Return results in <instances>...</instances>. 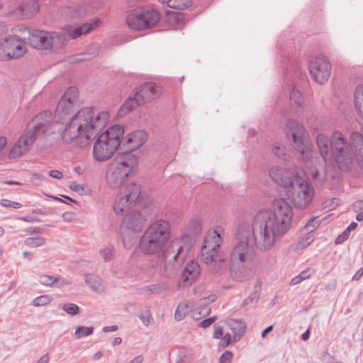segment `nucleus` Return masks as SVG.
Returning <instances> with one entry per match:
<instances>
[{
    "label": "nucleus",
    "mask_w": 363,
    "mask_h": 363,
    "mask_svg": "<svg viewBox=\"0 0 363 363\" xmlns=\"http://www.w3.org/2000/svg\"><path fill=\"white\" fill-rule=\"evenodd\" d=\"M45 242V240L43 238H28L25 241L26 245L33 247L43 245Z\"/></svg>",
    "instance_id": "obj_34"
},
{
    "label": "nucleus",
    "mask_w": 363,
    "mask_h": 363,
    "mask_svg": "<svg viewBox=\"0 0 363 363\" xmlns=\"http://www.w3.org/2000/svg\"><path fill=\"white\" fill-rule=\"evenodd\" d=\"M124 128L122 125H115V152L118 155L115 157V175L118 174L121 180L118 193V203L115 206V213L123 212V210L135 203L140 194V185L132 182L127 184L125 179L132 172L138 164V159L131 154L143 145L147 139V133L142 130L133 131L124 137Z\"/></svg>",
    "instance_id": "obj_3"
},
{
    "label": "nucleus",
    "mask_w": 363,
    "mask_h": 363,
    "mask_svg": "<svg viewBox=\"0 0 363 363\" xmlns=\"http://www.w3.org/2000/svg\"><path fill=\"white\" fill-rule=\"evenodd\" d=\"M270 178L277 184L284 187L286 190L291 186L294 178H297L298 173H294L279 166H274L269 171Z\"/></svg>",
    "instance_id": "obj_18"
},
{
    "label": "nucleus",
    "mask_w": 363,
    "mask_h": 363,
    "mask_svg": "<svg viewBox=\"0 0 363 363\" xmlns=\"http://www.w3.org/2000/svg\"><path fill=\"white\" fill-rule=\"evenodd\" d=\"M273 330V326L272 325H269L268 326L267 328H265L262 333V336L264 337L267 333H269V332H271L272 330Z\"/></svg>",
    "instance_id": "obj_60"
},
{
    "label": "nucleus",
    "mask_w": 363,
    "mask_h": 363,
    "mask_svg": "<svg viewBox=\"0 0 363 363\" xmlns=\"http://www.w3.org/2000/svg\"><path fill=\"white\" fill-rule=\"evenodd\" d=\"M45 177L38 174H33L30 177V182L35 185H40Z\"/></svg>",
    "instance_id": "obj_43"
},
{
    "label": "nucleus",
    "mask_w": 363,
    "mask_h": 363,
    "mask_svg": "<svg viewBox=\"0 0 363 363\" xmlns=\"http://www.w3.org/2000/svg\"><path fill=\"white\" fill-rule=\"evenodd\" d=\"M26 33H29L28 44L37 50L56 52L64 45L62 35L57 32L28 28Z\"/></svg>",
    "instance_id": "obj_8"
},
{
    "label": "nucleus",
    "mask_w": 363,
    "mask_h": 363,
    "mask_svg": "<svg viewBox=\"0 0 363 363\" xmlns=\"http://www.w3.org/2000/svg\"><path fill=\"white\" fill-rule=\"evenodd\" d=\"M93 155L96 160L104 162L110 159L113 155V128L109 127L99 135L94 144Z\"/></svg>",
    "instance_id": "obj_12"
},
{
    "label": "nucleus",
    "mask_w": 363,
    "mask_h": 363,
    "mask_svg": "<svg viewBox=\"0 0 363 363\" xmlns=\"http://www.w3.org/2000/svg\"><path fill=\"white\" fill-rule=\"evenodd\" d=\"M233 358V352L227 350L220 355L219 358V363H231Z\"/></svg>",
    "instance_id": "obj_35"
},
{
    "label": "nucleus",
    "mask_w": 363,
    "mask_h": 363,
    "mask_svg": "<svg viewBox=\"0 0 363 363\" xmlns=\"http://www.w3.org/2000/svg\"><path fill=\"white\" fill-rule=\"evenodd\" d=\"M221 228L209 233L204 238L201 249L203 261L206 264H213L211 273L215 277H220L228 269V263L224 255L218 254L220 244L223 242Z\"/></svg>",
    "instance_id": "obj_7"
},
{
    "label": "nucleus",
    "mask_w": 363,
    "mask_h": 363,
    "mask_svg": "<svg viewBox=\"0 0 363 363\" xmlns=\"http://www.w3.org/2000/svg\"><path fill=\"white\" fill-rule=\"evenodd\" d=\"M8 145V139L4 135H0V155L4 152Z\"/></svg>",
    "instance_id": "obj_44"
},
{
    "label": "nucleus",
    "mask_w": 363,
    "mask_h": 363,
    "mask_svg": "<svg viewBox=\"0 0 363 363\" xmlns=\"http://www.w3.org/2000/svg\"><path fill=\"white\" fill-rule=\"evenodd\" d=\"M56 281V279L52 276L49 275H42L40 277V282L45 286H50L52 285L55 281Z\"/></svg>",
    "instance_id": "obj_39"
},
{
    "label": "nucleus",
    "mask_w": 363,
    "mask_h": 363,
    "mask_svg": "<svg viewBox=\"0 0 363 363\" xmlns=\"http://www.w3.org/2000/svg\"><path fill=\"white\" fill-rule=\"evenodd\" d=\"M294 206L298 208H306L312 201L315 191L308 179L300 175L294 178L291 186L286 190Z\"/></svg>",
    "instance_id": "obj_9"
},
{
    "label": "nucleus",
    "mask_w": 363,
    "mask_h": 363,
    "mask_svg": "<svg viewBox=\"0 0 363 363\" xmlns=\"http://www.w3.org/2000/svg\"><path fill=\"white\" fill-rule=\"evenodd\" d=\"M357 223H355V222H352V223L349 225V226L345 229V230H346L347 232H348L349 233H350V232H351L352 230H354V229H356V228H357Z\"/></svg>",
    "instance_id": "obj_57"
},
{
    "label": "nucleus",
    "mask_w": 363,
    "mask_h": 363,
    "mask_svg": "<svg viewBox=\"0 0 363 363\" xmlns=\"http://www.w3.org/2000/svg\"><path fill=\"white\" fill-rule=\"evenodd\" d=\"M293 216L289 203L284 199H277L272 203V210L259 211L251 225L242 223L238 226L228 258L229 272L233 279L245 281L255 274L256 253L249 245L250 237L258 250L269 251L277 240L291 228Z\"/></svg>",
    "instance_id": "obj_1"
},
{
    "label": "nucleus",
    "mask_w": 363,
    "mask_h": 363,
    "mask_svg": "<svg viewBox=\"0 0 363 363\" xmlns=\"http://www.w3.org/2000/svg\"><path fill=\"white\" fill-rule=\"evenodd\" d=\"M109 118L110 116L106 111L94 116L91 110L81 109L60 123L62 125L60 130V139L66 144L86 145L97 132L106 127Z\"/></svg>",
    "instance_id": "obj_5"
},
{
    "label": "nucleus",
    "mask_w": 363,
    "mask_h": 363,
    "mask_svg": "<svg viewBox=\"0 0 363 363\" xmlns=\"http://www.w3.org/2000/svg\"><path fill=\"white\" fill-rule=\"evenodd\" d=\"M122 342V339L121 337H115V345H119Z\"/></svg>",
    "instance_id": "obj_63"
},
{
    "label": "nucleus",
    "mask_w": 363,
    "mask_h": 363,
    "mask_svg": "<svg viewBox=\"0 0 363 363\" xmlns=\"http://www.w3.org/2000/svg\"><path fill=\"white\" fill-rule=\"evenodd\" d=\"M221 339H222V341H223V347L228 346L230 344L231 341H232V337H231V335L230 333H227L225 335H223Z\"/></svg>",
    "instance_id": "obj_49"
},
{
    "label": "nucleus",
    "mask_w": 363,
    "mask_h": 363,
    "mask_svg": "<svg viewBox=\"0 0 363 363\" xmlns=\"http://www.w3.org/2000/svg\"><path fill=\"white\" fill-rule=\"evenodd\" d=\"M288 137H291L293 147L298 154V158L306 167L311 169V175L315 179L323 174L326 176L328 167L335 164L341 171H350L357 164L363 170V135L354 132L350 142L340 131H334L329 138L324 133H318L315 144L321 160L313 157L311 145L304 139L305 129L296 120H289L284 128Z\"/></svg>",
    "instance_id": "obj_2"
},
{
    "label": "nucleus",
    "mask_w": 363,
    "mask_h": 363,
    "mask_svg": "<svg viewBox=\"0 0 363 363\" xmlns=\"http://www.w3.org/2000/svg\"><path fill=\"white\" fill-rule=\"evenodd\" d=\"M49 360V357L48 354H45L43 356L38 362L37 363H48Z\"/></svg>",
    "instance_id": "obj_59"
},
{
    "label": "nucleus",
    "mask_w": 363,
    "mask_h": 363,
    "mask_svg": "<svg viewBox=\"0 0 363 363\" xmlns=\"http://www.w3.org/2000/svg\"><path fill=\"white\" fill-rule=\"evenodd\" d=\"M303 280L300 277V275L298 274V276L294 277L291 281H290V284L291 285H296V284H299L300 282H301Z\"/></svg>",
    "instance_id": "obj_55"
},
{
    "label": "nucleus",
    "mask_w": 363,
    "mask_h": 363,
    "mask_svg": "<svg viewBox=\"0 0 363 363\" xmlns=\"http://www.w3.org/2000/svg\"><path fill=\"white\" fill-rule=\"evenodd\" d=\"M217 320L216 316H212L201 321L199 324V327L206 328L213 324Z\"/></svg>",
    "instance_id": "obj_40"
},
{
    "label": "nucleus",
    "mask_w": 363,
    "mask_h": 363,
    "mask_svg": "<svg viewBox=\"0 0 363 363\" xmlns=\"http://www.w3.org/2000/svg\"><path fill=\"white\" fill-rule=\"evenodd\" d=\"M113 254V247L111 245L104 246L100 250V255L101 256L104 261L111 260L112 259Z\"/></svg>",
    "instance_id": "obj_33"
},
{
    "label": "nucleus",
    "mask_w": 363,
    "mask_h": 363,
    "mask_svg": "<svg viewBox=\"0 0 363 363\" xmlns=\"http://www.w3.org/2000/svg\"><path fill=\"white\" fill-rule=\"evenodd\" d=\"M140 319L147 326L150 323L151 316L149 313L142 314L140 315Z\"/></svg>",
    "instance_id": "obj_50"
},
{
    "label": "nucleus",
    "mask_w": 363,
    "mask_h": 363,
    "mask_svg": "<svg viewBox=\"0 0 363 363\" xmlns=\"http://www.w3.org/2000/svg\"><path fill=\"white\" fill-rule=\"evenodd\" d=\"M78 89L74 86L68 88L60 98L54 113V120L60 123L71 117L79 108Z\"/></svg>",
    "instance_id": "obj_11"
},
{
    "label": "nucleus",
    "mask_w": 363,
    "mask_h": 363,
    "mask_svg": "<svg viewBox=\"0 0 363 363\" xmlns=\"http://www.w3.org/2000/svg\"><path fill=\"white\" fill-rule=\"evenodd\" d=\"M308 68L312 78L319 84L326 82L331 74L330 63L323 56H318L311 60Z\"/></svg>",
    "instance_id": "obj_14"
},
{
    "label": "nucleus",
    "mask_w": 363,
    "mask_h": 363,
    "mask_svg": "<svg viewBox=\"0 0 363 363\" xmlns=\"http://www.w3.org/2000/svg\"><path fill=\"white\" fill-rule=\"evenodd\" d=\"M230 326L233 333V341L238 342L245 334L246 327L242 322L238 320H233Z\"/></svg>",
    "instance_id": "obj_25"
},
{
    "label": "nucleus",
    "mask_w": 363,
    "mask_h": 363,
    "mask_svg": "<svg viewBox=\"0 0 363 363\" xmlns=\"http://www.w3.org/2000/svg\"><path fill=\"white\" fill-rule=\"evenodd\" d=\"M315 273V269L312 268H308L306 270L302 271L299 275L302 280H305L311 277Z\"/></svg>",
    "instance_id": "obj_42"
},
{
    "label": "nucleus",
    "mask_w": 363,
    "mask_h": 363,
    "mask_svg": "<svg viewBox=\"0 0 363 363\" xmlns=\"http://www.w3.org/2000/svg\"><path fill=\"white\" fill-rule=\"evenodd\" d=\"M48 174L50 177H53L55 179H58L62 178V177H63L62 172L61 171H59L57 169H53V170L49 171Z\"/></svg>",
    "instance_id": "obj_48"
},
{
    "label": "nucleus",
    "mask_w": 363,
    "mask_h": 363,
    "mask_svg": "<svg viewBox=\"0 0 363 363\" xmlns=\"http://www.w3.org/2000/svg\"><path fill=\"white\" fill-rule=\"evenodd\" d=\"M28 28L19 25L9 28L0 24V32L4 35L0 39V60H10L23 57L26 51V42L21 35L26 33Z\"/></svg>",
    "instance_id": "obj_6"
},
{
    "label": "nucleus",
    "mask_w": 363,
    "mask_h": 363,
    "mask_svg": "<svg viewBox=\"0 0 363 363\" xmlns=\"http://www.w3.org/2000/svg\"><path fill=\"white\" fill-rule=\"evenodd\" d=\"M147 216L141 211L133 210L125 216L121 223V228L127 229L134 233L140 232L146 221Z\"/></svg>",
    "instance_id": "obj_17"
},
{
    "label": "nucleus",
    "mask_w": 363,
    "mask_h": 363,
    "mask_svg": "<svg viewBox=\"0 0 363 363\" xmlns=\"http://www.w3.org/2000/svg\"><path fill=\"white\" fill-rule=\"evenodd\" d=\"M350 233L345 230L335 239V243L339 245L348 239Z\"/></svg>",
    "instance_id": "obj_41"
},
{
    "label": "nucleus",
    "mask_w": 363,
    "mask_h": 363,
    "mask_svg": "<svg viewBox=\"0 0 363 363\" xmlns=\"http://www.w3.org/2000/svg\"><path fill=\"white\" fill-rule=\"evenodd\" d=\"M52 123H56L54 120V115L50 111H45L35 116L28 123L26 128L37 135L40 132H45L46 127Z\"/></svg>",
    "instance_id": "obj_19"
},
{
    "label": "nucleus",
    "mask_w": 363,
    "mask_h": 363,
    "mask_svg": "<svg viewBox=\"0 0 363 363\" xmlns=\"http://www.w3.org/2000/svg\"><path fill=\"white\" fill-rule=\"evenodd\" d=\"M318 225V222L315 221L314 219H311L305 225L303 230L306 231V234L299 241V245H301V247H306L308 246L314 240V236L312 234V232L315 229V228Z\"/></svg>",
    "instance_id": "obj_22"
},
{
    "label": "nucleus",
    "mask_w": 363,
    "mask_h": 363,
    "mask_svg": "<svg viewBox=\"0 0 363 363\" xmlns=\"http://www.w3.org/2000/svg\"><path fill=\"white\" fill-rule=\"evenodd\" d=\"M290 101L296 113L299 116L303 113V101L301 94L299 91L293 89L290 93Z\"/></svg>",
    "instance_id": "obj_24"
},
{
    "label": "nucleus",
    "mask_w": 363,
    "mask_h": 363,
    "mask_svg": "<svg viewBox=\"0 0 363 363\" xmlns=\"http://www.w3.org/2000/svg\"><path fill=\"white\" fill-rule=\"evenodd\" d=\"M36 135L26 128L25 131L9 149L7 152L8 159L16 160L26 155L33 147Z\"/></svg>",
    "instance_id": "obj_13"
},
{
    "label": "nucleus",
    "mask_w": 363,
    "mask_h": 363,
    "mask_svg": "<svg viewBox=\"0 0 363 363\" xmlns=\"http://www.w3.org/2000/svg\"><path fill=\"white\" fill-rule=\"evenodd\" d=\"M172 18H174V21L177 23H180L181 22H182L184 18L183 14L180 13H174Z\"/></svg>",
    "instance_id": "obj_53"
},
{
    "label": "nucleus",
    "mask_w": 363,
    "mask_h": 363,
    "mask_svg": "<svg viewBox=\"0 0 363 363\" xmlns=\"http://www.w3.org/2000/svg\"><path fill=\"white\" fill-rule=\"evenodd\" d=\"M309 336H310V331L308 330H307L306 332H304L301 335V339L303 340H307L309 338Z\"/></svg>",
    "instance_id": "obj_61"
},
{
    "label": "nucleus",
    "mask_w": 363,
    "mask_h": 363,
    "mask_svg": "<svg viewBox=\"0 0 363 363\" xmlns=\"http://www.w3.org/2000/svg\"><path fill=\"white\" fill-rule=\"evenodd\" d=\"M143 360V357L142 355H138L132 359L130 363H142Z\"/></svg>",
    "instance_id": "obj_58"
},
{
    "label": "nucleus",
    "mask_w": 363,
    "mask_h": 363,
    "mask_svg": "<svg viewBox=\"0 0 363 363\" xmlns=\"http://www.w3.org/2000/svg\"><path fill=\"white\" fill-rule=\"evenodd\" d=\"M202 230L201 220L199 218L191 219L186 227L187 233L189 235L196 236L199 235Z\"/></svg>",
    "instance_id": "obj_27"
},
{
    "label": "nucleus",
    "mask_w": 363,
    "mask_h": 363,
    "mask_svg": "<svg viewBox=\"0 0 363 363\" xmlns=\"http://www.w3.org/2000/svg\"><path fill=\"white\" fill-rule=\"evenodd\" d=\"M200 274V267L197 262H189L184 269L180 281L184 284H191Z\"/></svg>",
    "instance_id": "obj_21"
},
{
    "label": "nucleus",
    "mask_w": 363,
    "mask_h": 363,
    "mask_svg": "<svg viewBox=\"0 0 363 363\" xmlns=\"http://www.w3.org/2000/svg\"><path fill=\"white\" fill-rule=\"evenodd\" d=\"M101 21L99 19H94L89 23H84L81 26L66 25L62 29V41L65 37L71 39H75L83 35L89 33L91 30L98 27Z\"/></svg>",
    "instance_id": "obj_16"
},
{
    "label": "nucleus",
    "mask_w": 363,
    "mask_h": 363,
    "mask_svg": "<svg viewBox=\"0 0 363 363\" xmlns=\"http://www.w3.org/2000/svg\"><path fill=\"white\" fill-rule=\"evenodd\" d=\"M363 276V267H361L352 277L353 281H357Z\"/></svg>",
    "instance_id": "obj_54"
},
{
    "label": "nucleus",
    "mask_w": 363,
    "mask_h": 363,
    "mask_svg": "<svg viewBox=\"0 0 363 363\" xmlns=\"http://www.w3.org/2000/svg\"><path fill=\"white\" fill-rule=\"evenodd\" d=\"M63 309L70 315H76L79 312V307L74 303H67L64 305Z\"/></svg>",
    "instance_id": "obj_38"
},
{
    "label": "nucleus",
    "mask_w": 363,
    "mask_h": 363,
    "mask_svg": "<svg viewBox=\"0 0 363 363\" xmlns=\"http://www.w3.org/2000/svg\"><path fill=\"white\" fill-rule=\"evenodd\" d=\"M273 153L283 160H287L289 155L286 154V149L283 145H276L272 149Z\"/></svg>",
    "instance_id": "obj_32"
},
{
    "label": "nucleus",
    "mask_w": 363,
    "mask_h": 363,
    "mask_svg": "<svg viewBox=\"0 0 363 363\" xmlns=\"http://www.w3.org/2000/svg\"><path fill=\"white\" fill-rule=\"evenodd\" d=\"M356 219L358 221H362L363 220V211L357 214L356 216Z\"/></svg>",
    "instance_id": "obj_62"
},
{
    "label": "nucleus",
    "mask_w": 363,
    "mask_h": 363,
    "mask_svg": "<svg viewBox=\"0 0 363 363\" xmlns=\"http://www.w3.org/2000/svg\"><path fill=\"white\" fill-rule=\"evenodd\" d=\"M113 176V171L110 167L106 174V179L108 184H112V177Z\"/></svg>",
    "instance_id": "obj_52"
},
{
    "label": "nucleus",
    "mask_w": 363,
    "mask_h": 363,
    "mask_svg": "<svg viewBox=\"0 0 363 363\" xmlns=\"http://www.w3.org/2000/svg\"><path fill=\"white\" fill-rule=\"evenodd\" d=\"M52 301V298L48 295H42L35 298L33 301V305L35 306H44L49 304Z\"/></svg>",
    "instance_id": "obj_30"
},
{
    "label": "nucleus",
    "mask_w": 363,
    "mask_h": 363,
    "mask_svg": "<svg viewBox=\"0 0 363 363\" xmlns=\"http://www.w3.org/2000/svg\"><path fill=\"white\" fill-rule=\"evenodd\" d=\"M200 313L196 315V313H194L193 318L196 320H199L200 318Z\"/></svg>",
    "instance_id": "obj_64"
},
{
    "label": "nucleus",
    "mask_w": 363,
    "mask_h": 363,
    "mask_svg": "<svg viewBox=\"0 0 363 363\" xmlns=\"http://www.w3.org/2000/svg\"><path fill=\"white\" fill-rule=\"evenodd\" d=\"M354 106L363 120V84L358 85L355 89Z\"/></svg>",
    "instance_id": "obj_26"
},
{
    "label": "nucleus",
    "mask_w": 363,
    "mask_h": 363,
    "mask_svg": "<svg viewBox=\"0 0 363 363\" xmlns=\"http://www.w3.org/2000/svg\"><path fill=\"white\" fill-rule=\"evenodd\" d=\"M189 311V306L187 304L179 303L174 312V318L177 321L183 320Z\"/></svg>",
    "instance_id": "obj_29"
},
{
    "label": "nucleus",
    "mask_w": 363,
    "mask_h": 363,
    "mask_svg": "<svg viewBox=\"0 0 363 363\" xmlns=\"http://www.w3.org/2000/svg\"><path fill=\"white\" fill-rule=\"evenodd\" d=\"M160 289L161 286L160 284H153L147 287V291H150V293H159Z\"/></svg>",
    "instance_id": "obj_51"
},
{
    "label": "nucleus",
    "mask_w": 363,
    "mask_h": 363,
    "mask_svg": "<svg viewBox=\"0 0 363 363\" xmlns=\"http://www.w3.org/2000/svg\"><path fill=\"white\" fill-rule=\"evenodd\" d=\"M223 336V328L219 325H214L213 337L216 339H221Z\"/></svg>",
    "instance_id": "obj_45"
},
{
    "label": "nucleus",
    "mask_w": 363,
    "mask_h": 363,
    "mask_svg": "<svg viewBox=\"0 0 363 363\" xmlns=\"http://www.w3.org/2000/svg\"><path fill=\"white\" fill-rule=\"evenodd\" d=\"M170 233L169 221L158 219L147 227L138 242V247L142 253L156 256L155 260L150 267H159L160 273L180 267L186 257V253H183V248L177 241L173 242L164 250V246L170 238Z\"/></svg>",
    "instance_id": "obj_4"
},
{
    "label": "nucleus",
    "mask_w": 363,
    "mask_h": 363,
    "mask_svg": "<svg viewBox=\"0 0 363 363\" xmlns=\"http://www.w3.org/2000/svg\"><path fill=\"white\" fill-rule=\"evenodd\" d=\"M64 220L67 222H72L75 220V214L72 212H65L62 215Z\"/></svg>",
    "instance_id": "obj_46"
},
{
    "label": "nucleus",
    "mask_w": 363,
    "mask_h": 363,
    "mask_svg": "<svg viewBox=\"0 0 363 363\" xmlns=\"http://www.w3.org/2000/svg\"><path fill=\"white\" fill-rule=\"evenodd\" d=\"M135 94L140 104H143L159 97L161 94V90L160 87L155 83L147 82L137 88Z\"/></svg>",
    "instance_id": "obj_20"
},
{
    "label": "nucleus",
    "mask_w": 363,
    "mask_h": 363,
    "mask_svg": "<svg viewBox=\"0 0 363 363\" xmlns=\"http://www.w3.org/2000/svg\"><path fill=\"white\" fill-rule=\"evenodd\" d=\"M39 11L36 0H19L11 8V13L16 18L27 19L34 16Z\"/></svg>",
    "instance_id": "obj_15"
},
{
    "label": "nucleus",
    "mask_w": 363,
    "mask_h": 363,
    "mask_svg": "<svg viewBox=\"0 0 363 363\" xmlns=\"http://www.w3.org/2000/svg\"><path fill=\"white\" fill-rule=\"evenodd\" d=\"M260 292L258 291H255L252 293L244 301L243 303L245 305L257 303L259 298Z\"/></svg>",
    "instance_id": "obj_37"
},
{
    "label": "nucleus",
    "mask_w": 363,
    "mask_h": 363,
    "mask_svg": "<svg viewBox=\"0 0 363 363\" xmlns=\"http://www.w3.org/2000/svg\"><path fill=\"white\" fill-rule=\"evenodd\" d=\"M0 203L1 206L4 207H9L13 208H21L22 205L18 202L11 201L9 199H1L0 201Z\"/></svg>",
    "instance_id": "obj_36"
},
{
    "label": "nucleus",
    "mask_w": 363,
    "mask_h": 363,
    "mask_svg": "<svg viewBox=\"0 0 363 363\" xmlns=\"http://www.w3.org/2000/svg\"><path fill=\"white\" fill-rule=\"evenodd\" d=\"M69 188L72 191H77V192L84 191V187L81 184L77 183L76 182H71L69 184Z\"/></svg>",
    "instance_id": "obj_47"
},
{
    "label": "nucleus",
    "mask_w": 363,
    "mask_h": 363,
    "mask_svg": "<svg viewBox=\"0 0 363 363\" xmlns=\"http://www.w3.org/2000/svg\"><path fill=\"white\" fill-rule=\"evenodd\" d=\"M354 207L355 211H363V201H358L354 203Z\"/></svg>",
    "instance_id": "obj_56"
},
{
    "label": "nucleus",
    "mask_w": 363,
    "mask_h": 363,
    "mask_svg": "<svg viewBox=\"0 0 363 363\" xmlns=\"http://www.w3.org/2000/svg\"><path fill=\"white\" fill-rule=\"evenodd\" d=\"M162 3L175 9H184L191 5V0H162Z\"/></svg>",
    "instance_id": "obj_28"
},
{
    "label": "nucleus",
    "mask_w": 363,
    "mask_h": 363,
    "mask_svg": "<svg viewBox=\"0 0 363 363\" xmlns=\"http://www.w3.org/2000/svg\"><path fill=\"white\" fill-rule=\"evenodd\" d=\"M93 327H79L77 328L74 333L75 338L79 339L82 337L91 335L93 333Z\"/></svg>",
    "instance_id": "obj_31"
},
{
    "label": "nucleus",
    "mask_w": 363,
    "mask_h": 363,
    "mask_svg": "<svg viewBox=\"0 0 363 363\" xmlns=\"http://www.w3.org/2000/svg\"><path fill=\"white\" fill-rule=\"evenodd\" d=\"M160 18V13L155 9L138 7L128 15L126 22L131 29L142 30L155 26Z\"/></svg>",
    "instance_id": "obj_10"
},
{
    "label": "nucleus",
    "mask_w": 363,
    "mask_h": 363,
    "mask_svg": "<svg viewBox=\"0 0 363 363\" xmlns=\"http://www.w3.org/2000/svg\"><path fill=\"white\" fill-rule=\"evenodd\" d=\"M140 105L141 104L135 94L133 96H130L118 111L117 117H123L130 110Z\"/></svg>",
    "instance_id": "obj_23"
}]
</instances>
